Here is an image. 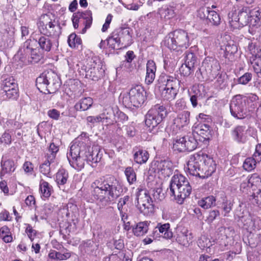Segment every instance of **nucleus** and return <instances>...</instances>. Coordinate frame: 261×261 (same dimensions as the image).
<instances>
[{
	"label": "nucleus",
	"instance_id": "obj_1",
	"mask_svg": "<svg viewBox=\"0 0 261 261\" xmlns=\"http://www.w3.org/2000/svg\"><path fill=\"white\" fill-rule=\"evenodd\" d=\"M97 146H90L86 134L82 133L72 142L67 157L70 165L80 170L84 167L86 161L89 164L99 162L101 158Z\"/></svg>",
	"mask_w": 261,
	"mask_h": 261
},
{
	"label": "nucleus",
	"instance_id": "obj_2",
	"mask_svg": "<svg viewBox=\"0 0 261 261\" xmlns=\"http://www.w3.org/2000/svg\"><path fill=\"white\" fill-rule=\"evenodd\" d=\"M93 200L103 205L110 204L121 194L123 189L113 176H105L95 180L91 185Z\"/></svg>",
	"mask_w": 261,
	"mask_h": 261
},
{
	"label": "nucleus",
	"instance_id": "obj_3",
	"mask_svg": "<svg viewBox=\"0 0 261 261\" xmlns=\"http://www.w3.org/2000/svg\"><path fill=\"white\" fill-rule=\"evenodd\" d=\"M187 166L191 175L201 178L211 176L216 169L213 158L201 152L191 155Z\"/></svg>",
	"mask_w": 261,
	"mask_h": 261
},
{
	"label": "nucleus",
	"instance_id": "obj_4",
	"mask_svg": "<svg viewBox=\"0 0 261 261\" xmlns=\"http://www.w3.org/2000/svg\"><path fill=\"white\" fill-rule=\"evenodd\" d=\"M164 44L169 49L176 51L186 49L190 44L188 33L182 29L174 30L165 37Z\"/></svg>",
	"mask_w": 261,
	"mask_h": 261
},
{
	"label": "nucleus",
	"instance_id": "obj_5",
	"mask_svg": "<svg viewBox=\"0 0 261 261\" xmlns=\"http://www.w3.org/2000/svg\"><path fill=\"white\" fill-rule=\"evenodd\" d=\"M107 40L110 47L114 49L128 46L133 43L129 28L127 27H120L116 29Z\"/></svg>",
	"mask_w": 261,
	"mask_h": 261
},
{
	"label": "nucleus",
	"instance_id": "obj_6",
	"mask_svg": "<svg viewBox=\"0 0 261 261\" xmlns=\"http://www.w3.org/2000/svg\"><path fill=\"white\" fill-rule=\"evenodd\" d=\"M41 33L57 40L61 34V27L55 19L50 18V15L45 14L41 16L38 23Z\"/></svg>",
	"mask_w": 261,
	"mask_h": 261
},
{
	"label": "nucleus",
	"instance_id": "obj_7",
	"mask_svg": "<svg viewBox=\"0 0 261 261\" xmlns=\"http://www.w3.org/2000/svg\"><path fill=\"white\" fill-rule=\"evenodd\" d=\"M146 99V92L141 85L132 88L129 92L123 97L122 102L125 107L139 108Z\"/></svg>",
	"mask_w": 261,
	"mask_h": 261
},
{
	"label": "nucleus",
	"instance_id": "obj_8",
	"mask_svg": "<svg viewBox=\"0 0 261 261\" xmlns=\"http://www.w3.org/2000/svg\"><path fill=\"white\" fill-rule=\"evenodd\" d=\"M167 114V110L165 106L155 105L146 114L145 124L150 129H153L162 122Z\"/></svg>",
	"mask_w": 261,
	"mask_h": 261
},
{
	"label": "nucleus",
	"instance_id": "obj_9",
	"mask_svg": "<svg viewBox=\"0 0 261 261\" xmlns=\"http://www.w3.org/2000/svg\"><path fill=\"white\" fill-rule=\"evenodd\" d=\"M80 72L83 75L85 73L86 78L97 81L103 76L105 70L101 63H97L91 59L86 65L81 67Z\"/></svg>",
	"mask_w": 261,
	"mask_h": 261
},
{
	"label": "nucleus",
	"instance_id": "obj_10",
	"mask_svg": "<svg viewBox=\"0 0 261 261\" xmlns=\"http://www.w3.org/2000/svg\"><path fill=\"white\" fill-rule=\"evenodd\" d=\"M197 141L192 134H190L173 140V149L174 151L181 152L186 151H191L197 146Z\"/></svg>",
	"mask_w": 261,
	"mask_h": 261
},
{
	"label": "nucleus",
	"instance_id": "obj_11",
	"mask_svg": "<svg viewBox=\"0 0 261 261\" xmlns=\"http://www.w3.org/2000/svg\"><path fill=\"white\" fill-rule=\"evenodd\" d=\"M230 110L231 114L238 119L247 116V108L242 95H238L233 98L230 104Z\"/></svg>",
	"mask_w": 261,
	"mask_h": 261
},
{
	"label": "nucleus",
	"instance_id": "obj_12",
	"mask_svg": "<svg viewBox=\"0 0 261 261\" xmlns=\"http://www.w3.org/2000/svg\"><path fill=\"white\" fill-rule=\"evenodd\" d=\"M137 200L138 205L141 213L144 215H148L153 212L154 201L147 191H144L143 193H140Z\"/></svg>",
	"mask_w": 261,
	"mask_h": 261
},
{
	"label": "nucleus",
	"instance_id": "obj_13",
	"mask_svg": "<svg viewBox=\"0 0 261 261\" xmlns=\"http://www.w3.org/2000/svg\"><path fill=\"white\" fill-rule=\"evenodd\" d=\"M202 67L204 69L208 77L212 80L219 75L220 66L219 62L212 58H206L202 62Z\"/></svg>",
	"mask_w": 261,
	"mask_h": 261
},
{
	"label": "nucleus",
	"instance_id": "obj_14",
	"mask_svg": "<svg viewBox=\"0 0 261 261\" xmlns=\"http://www.w3.org/2000/svg\"><path fill=\"white\" fill-rule=\"evenodd\" d=\"M159 81L165 86L172 89V90H176V91H178L180 87H181L182 89H185L183 83H181L175 76L166 74H162L160 76Z\"/></svg>",
	"mask_w": 261,
	"mask_h": 261
},
{
	"label": "nucleus",
	"instance_id": "obj_15",
	"mask_svg": "<svg viewBox=\"0 0 261 261\" xmlns=\"http://www.w3.org/2000/svg\"><path fill=\"white\" fill-rule=\"evenodd\" d=\"M47 94L55 93L61 85L60 80L58 75L52 70L46 71Z\"/></svg>",
	"mask_w": 261,
	"mask_h": 261
},
{
	"label": "nucleus",
	"instance_id": "obj_16",
	"mask_svg": "<svg viewBox=\"0 0 261 261\" xmlns=\"http://www.w3.org/2000/svg\"><path fill=\"white\" fill-rule=\"evenodd\" d=\"M192 187L188 181V184H185V185L177 188L176 190L175 191L174 195H170L174 196L176 202L181 204L185 199L190 195Z\"/></svg>",
	"mask_w": 261,
	"mask_h": 261
},
{
	"label": "nucleus",
	"instance_id": "obj_17",
	"mask_svg": "<svg viewBox=\"0 0 261 261\" xmlns=\"http://www.w3.org/2000/svg\"><path fill=\"white\" fill-rule=\"evenodd\" d=\"M250 13L247 8H243L238 13L237 20L230 21V24L234 29H240L248 24Z\"/></svg>",
	"mask_w": 261,
	"mask_h": 261
},
{
	"label": "nucleus",
	"instance_id": "obj_18",
	"mask_svg": "<svg viewBox=\"0 0 261 261\" xmlns=\"http://www.w3.org/2000/svg\"><path fill=\"white\" fill-rule=\"evenodd\" d=\"M33 44V41L31 39H28L20 47L17 52V56H19L20 59L22 61L25 62L27 58H29L30 54L35 49Z\"/></svg>",
	"mask_w": 261,
	"mask_h": 261
},
{
	"label": "nucleus",
	"instance_id": "obj_19",
	"mask_svg": "<svg viewBox=\"0 0 261 261\" xmlns=\"http://www.w3.org/2000/svg\"><path fill=\"white\" fill-rule=\"evenodd\" d=\"M188 181L187 178L182 174L178 173L174 174L171 177L170 182L169 194L174 195L175 191L176 190L177 188L185 185V184H188Z\"/></svg>",
	"mask_w": 261,
	"mask_h": 261
},
{
	"label": "nucleus",
	"instance_id": "obj_20",
	"mask_svg": "<svg viewBox=\"0 0 261 261\" xmlns=\"http://www.w3.org/2000/svg\"><path fill=\"white\" fill-rule=\"evenodd\" d=\"M75 14L77 16L76 18L80 19L81 23L85 25L81 32L84 34L87 30L91 27L92 23V12L90 10H86L84 12H77Z\"/></svg>",
	"mask_w": 261,
	"mask_h": 261
},
{
	"label": "nucleus",
	"instance_id": "obj_21",
	"mask_svg": "<svg viewBox=\"0 0 261 261\" xmlns=\"http://www.w3.org/2000/svg\"><path fill=\"white\" fill-rule=\"evenodd\" d=\"M190 112L188 111L179 113L173 120V124L178 129L188 125L190 123Z\"/></svg>",
	"mask_w": 261,
	"mask_h": 261
},
{
	"label": "nucleus",
	"instance_id": "obj_22",
	"mask_svg": "<svg viewBox=\"0 0 261 261\" xmlns=\"http://www.w3.org/2000/svg\"><path fill=\"white\" fill-rule=\"evenodd\" d=\"M195 127L196 129L197 135L199 136V140L200 141H208L210 140L211 137V131L209 125L201 122Z\"/></svg>",
	"mask_w": 261,
	"mask_h": 261
},
{
	"label": "nucleus",
	"instance_id": "obj_23",
	"mask_svg": "<svg viewBox=\"0 0 261 261\" xmlns=\"http://www.w3.org/2000/svg\"><path fill=\"white\" fill-rule=\"evenodd\" d=\"M220 197L217 200L218 207L222 209L224 212V216H226L227 214L232 210L233 202L232 201L228 200L225 194L222 193Z\"/></svg>",
	"mask_w": 261,
	"mask_h": 261
},
{
	"label": "nucleus",
	"instance_id": "obj_24",
	"mask_svg": "<svg viewBox=\"0 0 261 261\" xmlns=\"http://www.w3.org/2000/svg\"><path fill=\"white\" fill-rule=\"evenodd\" d=\"M231 134L233 140L239 143H244L246 141L247 133L244 126H236Z\"/></svg>",
	"mask_w": 261,
	"mask_h": 261
},
{
	"label": "nucleus",
	"instance_id": "obj_25",
	"mask_svg": "<svg viewBox=\"0 0 261 261\" xmlns=\"http://www.w3.org/2000/svg\"><path fill=\"white\" fill-rule=\"evenodd\" d=\"M172 163L168 160H161L157 165V170L159 173L165 176H169L172 172Z\"/></svg>",
	"mask_w": 261,
	"mask_h": 261
},
{
	"label": "nucleus",
	"instance_id": "obj_26",
	"mask_svg": "<svg viewBox=\"0 0 261 261\" xmlns=\"http://www.w3.org/2000/svg\"><path fill=\"white\" fill-rule=\"evenodd\" d=\"M1 165L2 167L0 172L1 177L6 174L11 175L16 169L15 164L12 160L8 159L5 161L2 160Z\"/></svg>",
	"mask_w": 261,
	"mask_h": 261
},
{
	"label": "nucleus",
	"instance_id": "obj_27",
	"mask_svg": "<svg viewBox=\"0 0 261 261\" xmlns=\"http://www.w3.org/2000/svg\"><path fill=\"white\" fill-rule=\"evenodd\" d=\"M176 4L172 2L165 6V8H161L159 12L161 16H163L166 19H170L175 16V8Z\"/></svg>",
	"mask_w": 261,
	"mask_h": 261
},
{
	"label": "nucleus",
	"instance_id": "obj_28",
	"mask_svg": "<svg viewBox=\"0 0 261 261\" xmlns=\"http://www.w3.org/2000/svg\"><path fill=\"white\" fill-rule=\"evenodd\" d=\"M100 116L101 122L106 125H112L117 122L116 115L111 108L106 109Z\"/></svg>",
	"mask_w": 261,
	"mask_h": 261
},
{
	"label": "nucleus",
	"instance_id": "obj_29",
	"mask_svg": "<svg viewBox=\"0 0 261 261\" xmlns=\"http://www.w3.org/2000/svg\"><path fill=\"white\" fill-rule=\"evenodd\" d=\"M45 35H42L39 37L36 41L38 42L39 46L44 51L48 52L51 50L53 43L50 39Z\"/></svg>",
	"mask_w": 261,
	"mask_h": 261
},
{
	"label": "nucleus",
	"instance_id": "obj_30",
	"mask_svg": "<svg viewBox=\"0 0 261 261\" xmlns=\"http://www.w3.org/2000/svg\"><path fill=\"white\" fill-rule=\"evenodd\" d=\"M242 99L245 100V103L248 105V111H254L258 106V97L255 94H250L247 96H242Z\"/></svg>",
	"mask_w": 261,
	"mask_h": 261
},
{
	"label": "nucleus",
	"instance_id": "obj_31",
	"mask_svg": "<svg viewBox=\"0 0 261 261\" xmlns=\"http://www.w3.org/2000/svg\"><path fill=\"white\" fill-rule=\"evenodd\" d=\"M150 223L148 221L140 222L138 223L133 227L134 234L137 236H142L146 234L148 230Z\"/></svg>",
	"mask_w": 261,
	"mask_h": 261
},
{
	"label": "nucleus",
	"instance_id": "obj_32",
	"mask_svg": "<svg viewBox=\"0 0 261 261\" xmlns=\"http://www.w3.org/2000/svg\"><path fill=\"white\" fill-rule=\"evenodd\" d=\"M47 75L46 71L43 72L39 77L36 79V85L37 89L42 93L47 94Z\"/></svg>",
	"mask_w": 261,
	"mask_h": 261
},
{
	"label": "nucleus",
	"instance_id": "obj_33",
	"mask_svg": "<svg viewBox=\"0 0 261 261\" xmlns=\"http://www.w3.org/2000/svg\"><path fill=\"white\" fill-rule=\"evenodd\" d=\"M93 104V99L90 97L81 99L74 106L76 111H86L89 109Z\"/></svg>",
	"mask_w": 261,
	"mask_h": 261
},
{
	"label": "nucleus",
	"instance_id": "obj_34",
	"mask_svg": "<svg viewBox=\"0 0 261 261\" xmlns=\"http://www.w3.org/2000/svg\"><path fill=\"white\" fill-rule=\"evenodd\" d=\"M192 239V233L186 230L184 232H180L177 234L176 238V241L180 244L187 246L189 244Z\"/></svg>",
	"mask_w": 261,
	"mask_h": 261
},
{
	"label": "nucleus",
	"instance_id": "obj_35",
	"mask_svg": "<svg viewBox=\"0 0 261 261\" xmlns=\"http://www.w3.org/2000/svg\"><path fill=\"white\" fill-rule=\"evenodd\" d=\"M157 226L159 232L164 238L170 239L172 238L173 233L170 229V224L169 223H165L164 224L159 223Z\"/></svg>",
	"mask_w": 261,
	"mask_h": 261
},
{
	"label": "nucleus",
	"instance_id": "obj_36",
	"mask_svg": "<svg viewBox=\"0 0 261 261\" xmlns=\"http://www.w3.org/2000/svg\"><path fill=\"white\" fill-rule=\"evenodd\" d=\"M149 158V153L145 150L139 149L134 154L135 162L139 164H142L147 162Z\"/></svg>",
	"mask_w": 261,
	"mask_h": 261
},
{
	"label": "nucleus",
	"instance_id": "obj_37",
	"mask_svg": "<svg viewBox=\"0 0 261 261\" xmlns=\"http://www.w3.org/2000/svg\"><path fill=\"white\" fill-rule=\"evenodd\" d=\"M216 199L214 196H209L198 201V205L204 209L215 206Z\"/></svg>",
	"mask_w": 261,
	"mask_h": 261
},
{
	"label": "nucleus",
	"instance_id": "obj_38",
	"mask_svg": "<svg viewBox=\"0 0 261 261\" xmlns=\"http://www.w3.org/2000/svg\"><path fill=\"white\" fill-rule=\"evenodd\" d=\"M68 178V172L63 168L58 170L56 175V181L58 185H64L65 184Z\"/></svg>",
	"mask_w": 261,
	"mask_h": 261
},
{
	"label": "nucleus",
	"instance_id": "obj_39",
	"mask_svg": "<svg viewBox=\"0 0 261 261\" xmlns=\"http://www.w3.org/2000/svg\"><path fill=\"white\" fill-rule=\"evenodd\" d=\"M71 256V253L69 252L62 253L55 250H51L48 254V257L53 259L59 260H66Z\"/></svg>",
	"mask_w": 261,
	"mask_h": 261
},
{
	"label": "nucleus",
	"instance_id": "obj_40",
	"mask_svg": "<svg viewBox=\"0 0 261 261\" xmlns=\"http://www.w3.org/2000/svg\"><path fill=\"white\" fill-rule=\"evenodd\" d=\"M39 186L42 196L45 198L49 197L51 195L52 187L43 179L40 180Z\"/></svg>",
	"mask_w": 261,
	"mask_h": 261
},
{
	"label": "nucleus",
	"instance_id": "obj_41",
	"mask_svg": "<svg viewBox=\"0 0 261 261\" xmlns=\"http://www.w3.org/2000/svg\"><path fill=\"white\" fill-rule=\"evenodd\" d=\"M207 12V19L213 25H218L220 23L219 15L214 10H206Z\"/></svg>",
	"mask_w": 261,
	"mask_h": 261
},
{
	"label": "nucleus",
	"instance_id": "obj_42",
	"mask_svg": "<svg viewBox=\"0 0 261 261\" xmlns=\"http://www.w3.org/2000/svg\"><path fill=\"white\" fill-rule=\"evenodd\" d=\"M254 192L250 195L249 200L251 202L261 208V189H253Z\"/></svg>",
	"mask_w": 261,
	"mask_h": 261
},
{
	"label": "nucleus",
	"instance_id": "obj_43",
	"mask_svg": "<svg viewBox=\"0 0 261 261\" xmlns=\"http://www.w3.org/2000/svg\"><path fill=\"white\" fill-rule=\"evenodd\" d=\"M68 43L71 48L77 47L82 44V40L75 33H72L68 37Z\"/></svg>",
	"mask_w": 261,
	"mask_h": 261
},
{
	"label": "nucleus",
	"instance_id": "obj_44",
	"mask_svg": "<svg viewBox=\"0 0 261 261\" xmlns=\"http://www.w3.org/2000/svg\"><path fill=\"white\" fill-rule=\"evenodd\" d=\"M177 92L178 91H176V90H172V89L165 86L162 91V95L165 99L170 101L175 98Z\"/></svg>",
	"mask_w": 261,
	"mask_h": 261
},
{
	"label": "nucleus",
	"instance_id": "obj_45",
	"mask_svg": "<svg viewBox=\"0 0 261 261\" xmlns=\"http://www.w3.org/2000/svg\"><path fill=\"white\" fill-rule=\"evenodd\" d=\"M197 63V58L195 55L189 50L186 52L185 57V63L187 66L191 67H194L196 63Z\"/></svg>",
	"mask_w": 261,
	"mask_h": 261
},
{
	"label": "nucleus",
	"instance_id": "obj_46",
	"mask_svg": "<svg viewBox=\"0 0 261 261\" xmlns=\"http://www.w3.org/2000/svg\"><path fill=\"white\" fill-rule=\"evenodd\" d=\"M175 66V61L171 57H165L164 59V68L169 72L173 71Z\"/></svg>",
	"mask_w": 261,
	"mask_h": 261
},
{
	"label": "nucleus",
	"instance_id": "obj_47",
	"mask_svg": "<svg viewBox=\"0 0 261 261\" xmlns=\"http://www.w3.org/2000/svg\"><path fill=\"white\" fill-rule=\"evenodd\" d=\"M58 150V146L56 145L54 143H50L48 148V153H47V159L50 162H54L56 153Z\"/></svg>",
	"mask_w": 261,
	"mask_h": 261
},
{
	"label": "nucleus",
	"instance_id": "obj_48",
	"mask_svg": "<svg viewBox=\"0 0 261 261\" xmlns=\"http://www.w3.org/2000/svg\"><path fill=\"white\" fill-rule=\"evenodd\" d=\"M256 161L252 157L247 158L244 162L243 167L248 171H250L254 169L256 166Z\"/></svg>",
	"mask_w": 261,
	"mask_h": 261
},
{
	"label": "nucleus",
	"instance_id": "obj_49",
	"mask_svg": "<svg viewBox=\"0 0 261 261\" xmlns=\"http://www.w3.org/2000/svg\"><path fill=\"white\" fill-rule=\"evenodd\" d=\"M249 182L251 187L255 186L258 189L261 188V177L257 173L252 174L249 178Z\"/></svg>",
	"mask_w": 261,
	"mask_h": 261
},
{
	"label": "nucleus",
	"instance_id": "obj_50",
	"mask_svg": "<svg viewBox=\"0 0 261 261\" xmlns=\"http://www.w3.org/2000/svg\"><path fill=\"white\" fill-rule=\"evenodd\" d=\"M125 174L129 184H133L136 181V175L133 168L130 167H127L125 170Z\"/></svg>",
	"mask_w": 261,
	"mask_h": 261
},
{
	"label": "nucleus",
	"instance_id": "obj_51",
	"mask_svg": "<svg viewBox=\"0 0 261 261\" xmlns=\"http://www.w3.org/2000/svg\"><path fill=\"white\" fill-rule=\"evenodd\" d=\"M252 74L250 72H246L241 76L237 79V83L239 84L246 85L252 79Z\"/></svg>",
	"mask_w": 261,
	"mask_h": 261
},
{
	"label": "nucleus",
	"instance_id": "obj_52",
	"mask_svg": "<svg viewBox=\"0 0 261 261\" xmlns=\"http://www.w3.org/2000/svg\"><path fill=\"white\" fill-rule=\"evenodd\" d=\"M249 224L248 228L253 230H259L261 228V220L256 218L249 219Z\"/></svg>",
	"mask_w": 261,
	"mask_h": 261
},
{
	"label": "nucleus",
	"instance_id": "obj_53",
	"mask_svg": "<svg viewBox=\"0 0 261 261\" xmlns=\"http://www.w3.org/2000/svg\"><path fill=\"white\" fill-rule=\"evenodd\" d=\"M3 90H6L12 88H17V85L13 79L7 78L5 79L2 84Z\"/></svg>",
	"mask_w": 261,
	"mask_h": 261
},
{
	"label": "nucleus",
	"instance_id": "obj_54",
	"mask_svg": "<svg viewBox=\"0 0 261 261\" xmlns=\"http://www.w3.org/2000/svg\"><path fill=\"white\" fill-rule=\"evenodd\" d=\"M22 126V124L13 119H9L7 121L5 125V127L13 130L16 129H20Z\"/></svg>",
	"mask_w": 261,
	"mask_h": 261
},
{
	"label": "nucleus",
	"instance_id": "obj_55",
	"mask_svg": "<svg viewBox=\"0 0 261 261\" xmlns=\"http://www.w3.org/2000/svg\"><path fill=\"white\" fill-rule=\"evenodd\" d=\"M54 162H50L47 158L46 161L40 166V171L45 175H48L50 172V165Z\"/></svg>",
	"mask_w": 261,
	"mask_h": 261
},
{
	"label": "nucleus",
	"instance_id": "obj_56",
	"mask_svg": "<svg viewBox=\"0 0 261 261\" xmlns=\"http://www.w3.org/2000/svg\"><path fill=\"white\" fill-rule=\"evenodd\" d=\"M0 43L1 46H3L4 48L11 47L14 43V40L11 37H9L7 34L6 36H3L2 42Z\"/></svg>",
	"mask_w": 261,
	"mask_h": 261
},
{
	"label": "nucleus",
	"instance_id": "obj_57",
	"mask_svg": "<svg viewBox=\"0 0 261 261\" xmlns=\"http://www.w3.org/2000/svg\"><path fill=\"white\" fill-rule=\"evenodd\" d=\"M41 58V56L37 53V49L35 48L33 51L30 54L29 58H27L26 60L32 64H35L38 63Z\"/></svg>",
	"mask_w": 261,
	"mask_h": 261
},
{
	"label": "nucleus",
	"instance_id": "obj_58",
	"mask_svg": "<svg viewBox=\"0 0 261 261\" xmlns=\"http://www.w3.org/2000/svg\"><path fill=\"white\" fill-rule=\"evenodd\" d=\"M253 69L257 74L261 75V58L255 56L251 62Z\"/></svg>",
	"mask_w": 261,
	"mask_h": 261
},
{
	"label": "nucleus",
	"instance_id": "obj_59",
	"mask_svg": "<svg viewBox=\"0 0 261 261\" xmlns=\"http://www.w3.org/2000/svg\"><path fill=\"white\" fill-rule=\"evenodd\" d=\"M152 192V195L154 200V202L161 201L164 199V194L161 188L154 189Z\"/></svg>",
	"mask_w": 261,
	"mask_h": 261
},
{
	"label": "nucleus",
	"instance_id": "obj_60",
	"mask_svg": "<svg viewBox=\"0 0 261 261\" xmlns=\"http://www.w3.org/2000/svg\"><path fill=\"white\" fill-rule=\"evenodd\" d=\"M249 27V32L253 34L254 31L252 30V29L251 30V27H256L257 28L260 25V19L258 18L254 17H251L249 16V23L248 24Z\"/></svg>",
	"mask_w": 261,
	"mask_h": 261
},
{
	"label": "nucleus",
	"instance_id": "obj_61",
	"mask_svg": "<svg viewBox=\"0 0 261 261\" xmlns=\"http://www.w3.org/2000/svg\"><path fill=\"white\" fill-rule=\"evenodd\" d=\"M238 51V47L234 44L228 43L225 47V56L227 57L236 54Z\"/></svg>",
	"mask_w": 261,
	"mask_h": 261
},
{
	"label": "nucleus",
	"instance_id": "obj_62",
	"mask_svg": "<svg viewBox=\"0 0 261 261\" xmlns=\"http://www.w3.org/2000/svg\"><path fill=\"white\" fill-rule=\"evenodd\" d=\"M6 97L9 99H15L18 96L17 88H12L10 89L3 91Z\"/></svg>",
	"mask_w": 261,
	"mask_h": 261
},
{
	"label": "nucleus",
	"instance_id": "obj_63",
	"mask_svg": "<svg viewBox=\"0 0 261 261\" xmlns=\"http://www.w3.org/2000/svg\"><path fill=\"white\" fill-rule=\"evenodd\" d=\"M194 67H191L189 66H187L186 64H182L180 68V71L184 76H188L191 72H193Z\"/></svg>",
	"mask_w": 261,
	"mask_h": 261
},
{
	"label": "nucleus",
	"instance_id": "obj_64",
	"mask_svg": "<svg viewBox=\"0 0 261 261\" xmlns=\"http://www.w3.org/2000/svg\"><path fill=\"white\" fill-rule=\"evenodd\" d=\"M129 196L128 195H126L122 198L119 199V201L117 204V207L120 212L122 213V210H123V207L124 205L126 204L129 200Z\"/></svg>",
	"mask_w": 261,
	"mask_h": 261
}]
</instances>
